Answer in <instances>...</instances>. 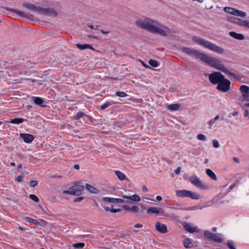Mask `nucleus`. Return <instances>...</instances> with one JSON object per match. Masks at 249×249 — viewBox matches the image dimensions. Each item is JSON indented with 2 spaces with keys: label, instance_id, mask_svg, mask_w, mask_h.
<instances>
[{
  "label": "nucleus",
  "instance_id": "obj_1",
  "mask_svg": "<svg viewBox=\"0 0 249 249\" xmlns=\"http://www.w3.org/2000/svg\"><path fill=\"white\" fill-rule=\"evenodd\" d=\"M136 26L142 29L152 33L158 34L162 36H166L176 33V32L167 26L159 24L155 20L145 18L144 20H137L135 22Z\"/></svg>",
  "mask_w": 249,
  "mask_h": 249
},
{
  "label": "nucleus",
  "instance_id": "obj_2",
  "mask_svg": "<svg viewBox=\"0 0 249 249\" xmlns=\"http://www.w3.org/2000/svg\"><path fill=\"white\" fill-rule=\"evenodd\" d=\"M192 39L198 44L218 53L222 54L224 53V49L199 36H194Z\"/></svg>",
  "mask_w": 249,
  "mask_h": 249
},
{
  "label": "nucleus",
  "instance_id": "obj_3",
  "mask_svg": "<svg viewBox=\"0 0 249 249\" xmlns=\"http://www.w3.org/2000/svg\"><path fill=\"white\" fill-rule=\"evenodd\" d=\"M202 62L223 72H225L227 69L221 60L216 57H212L206 54H204Z\"/></svg>",
  "mask_w": 249,
  "mask_h": 249
},
{
  "label": "nucleus",
  "instance_id": "obj_4",
  "mask_svg": "<svg viewBox=\"0 0 249 249\" xmlns=\"http://www.w3.org/2000/svg\"><path fill=\"white\" fill-rule=\"evenodd\" d=\"M176 194L178 197H189L192 199L195 200H197L200 198V196L198 194L186 190L176 191Z\"/></svg>",
  "mask_w": 249,
  "mask_h": 249
},
{
  "label": "nucleus",
  "instance_id": "obj_5",
  "mask_svg": "<svg viewBox=\"0 0 249 249\" xmlns=\"http://www.w3.org/2000/svg\"><path fill=\"white\" fill-rule=\"evenodd\" d=\"M180 51L186 53L190 56H195L200 59L202 61L205 53H200L197 50L188 47H182L180 49Z\"/></svg>",
  "mask_w": 249,
  "mask_h": 249
},
{
  "label": "nucleus",
  "instance_id": "obj_6",
  "mask_svg": "<svg viewBox=\"0 0 249 249\" xmlns=\"http://www.w3.org/2000/svg\"><path fill=\"white\" fill-rule=\"evenodd\" d=\"M231 81L224 77V79L217 85L216 89L221 92H226L231 89Z\"/></svg>",
  "mask_w": 249,
  "mask_h": 249
},
{
  "label": "nucleus",
  "instance_id": "obj_7",
  "mask_svg": "<svg viewBox=\"0 0 249 249\" xmlns=\"http://www.w3.org/2000/svg\"><path fill=\"white\" fill-rule=\"evenodd\" d=\"M224 75L220 72L215 71L209 75V78L210 82L214 85L218 84L222 80L224 79Z\"/></svg>",
  "mask_w": 249,
  "mask_h": 249
},
{
  "label": "nucleus",
  "instance_id": "obj_8",
  "mask_svg": "<svg viewBox=\"0 0 249 249\" xmlns=\"http://www.w3.org/2000/svg\"><path fill=\"white\" fill-rule=\"evenodd\" d=\"M227 20L231 23H233L239 26L247 27L249 29V21L248 20H243L240 18L233 17H228Z\"/></svg>",
  "mask_w": 249,
  "mask_h": 249
},
{
  "label": "nucleus",
  "instance_id": "obj_9",
  "mask_svg": "<svg viewBox=\"0 0 249 249\" xmlns=\"http://www.w3.org/2000/svg\"><path fill=\"white\" fill-rule=\"evenodd\" d=\"M204 235L207 239L213 240L217 243H221L223 241V239L218 236L217 234L213 233L209 231H205Z\"/></svg>",
  "mask_w": 249,
  "mask_h": 249
},
{
  "label": "nucleus",
  "instance_id": "obj_10",
  "mask_svg": "<svg viewBox=\"0 0 249 249\" xmlns=\"http://www.w3.org/2000/svg\"><path fill=\"white\" fill-rule=\"evenodd\" d=\"M38 10H39V13L43 14L46 16L56 17L58 15L57 12L52 8H44L40 7L39 8H38Z\"/></svg>",
  "mask_w": 249,
  "mask_h": 249
},
{
  "label": "nucleus",
  "instance_id": "obj_11",
  "mask_svg": "<svg viewBox=\"0 0 249 249\" xmlns=\"http://www.w3.org/2000/svg\"><path fill=\"white\" fill-rule=\"evenodd\" d=\"M190 182L196 187L202 190H207L209 189L207 185L203 184L201 181L196 176L192 177L190 178Z\"/></svg>",
  "mask_w": 249,
  "mask_h": 249
},
{
  "label": "nucleus",
  "instance_id": "obj_12",
  "mask_svg": "<svg viewBox=\"0 0 249 249\" xmlns=\"http://www.w3.org/2000/svg\"><path fill=\"white\" fill-rule=\"evenodd\" d=\"M6 9L8 11H11L13 13L17 14L19 17H20L21 18H28L30 19H33L34 18V16L32 15H31V14L27 15V14H25L23 12L20 11V10H16V9H13V8H6Z\"/></svg>",
  "mask_w": 249,
  "mask_h": 249
},
{
  "label": "nucleus",
  "instance_id": "obj_13",
  "mask_svg": "<svg viewBox=\"0 0 249 249\" xmlns=\"http://www.w3.org/2000/svg\"><path fill=\"white\" fill-rule=\"evenodd\" d=\"M239 89L243 97V99L241 101L245 100L249 102V87L243 85L240 87Z\"/></svg>",
  "mask_w": 249,
  "mask_h": 249
},
{
  "label": "nucleus",
  "instance_id": "obj_14",
  "mask_svg": "<svg viewBox=\"0 0 249 249\" xmlns=\"http://www.w3.org/2000/svg\"><path fill=\"white\" fill-rule=\"evenodd\" d=\"M71 187L73 193L72 195L79 196L84 189V186L80 184H75Z\"/></svg>",
  "mask_w": 249,
  "mask_h": 249
},
{
  "label": "nucleus",
  "instance_id": "obj_15",
  "mask_svg": "<svg viewBox=\"0 0 249 249\" xmlns=\"http://www.w3.org/2000/svg\"><path fill=\"white\" fill-rule=\"evenodd\" d=\"M155 229L158 232L163 234L167 233L168 231L167 226L165 224L161 223L160 222H157L156 223Z\"/></svg>",
  "mask_w": 249,
  "mask_h": 249
},
{
  "label": "nucleus",
  "instance_id": "obj_16",
  "mask_svg": "<svg viewBox=\"0 0 249 249\" xmlns=\"http://www.w3.org/2000/svg\"><path fill=\"white\" fill-rule=\"evenodd\" d=\"M19 137L22 138L25 142L27 143L32 142L34 139V136L33 135L27 133H20Z\"/></svg>",
  "mask_w": 249,
  "mask_h": 249
},
{
  "label": "nucleus",
  "instance_id": "obj_17",
  "mask_svg": "<svg viewBox=\"0 0 249 249\" xmlns=\"http://www.w3.org/2000/svg\"><path fill=\"white\" fill-rule=\"evenodd\" d=\"M146 213L148 214H150V213H154V214L161 213V214H162L163 213V210L161 208H157V207H150L147 209Z\"/></svg>",
  "mask_w": 249,
  "mask_h": 249
},
{
  "label": "nucleus",
  "instance_id": "obj_18",
  "mask_svg": "<svg viewBox=\"0 0 249 249\" xmlns=\"http://www.w3.org/2000/svg\"><path fill=\"white\" fill-rule=\"evenodd\" d=\"M22 6L28 10L33 11H36L38 13L39 12V10H38V8H39L40 7H36L34 4H31V3H27V2H25L22 4Z\"/></svg>",
  "mask_w": 249,
  "mask_h": 249
},
{
  "label": "nucleus",
  "instance_id": "obj_19",
  "mask_svg": "<svg viewBox=\"0 0 249 249\" xmlns=\"http://www.w3.org/2000/svg\"><path fill=\"white\" fill-rule=\"evenodd\" d=\"M103 200L104 201L109 202L110 203H124V200L121 198H110L105 197L103 198Z\"/></svg>",
  "mask_w": 249,
  "mask_h": 249
},
{
  "label": "nucleus",
  "instance_id": "obj_20",
  "mask_svg": "<svg viewBox=\"0 0 249 249\" xmlns=\"http://www.w3.org/2000/svg\"><path fill=\"white\" fill-rule=\"evenodd\" d=\"M229 35L233 38L237 40H243L245 39V36L243 34H238L234 31L229 32Z\"/></svg>",
  "mask_w": 249,
  "mask_h": 249
},
{
  "label": "nucleus",
  "instance_id": "obj_21",
  "mask_svg": "<svg viewBox=\"0 0 249 249\" xmlns=\"http://www.w3.org/2000/svg\"><path fill=\"white\" fill-rule=\"evenodd\" d=\"M122 197L123 198L129 199V200H130L131 201H135V202H138V201H140V200H141L140 196L136 194L133 195L131 196H127L126 195H123L122 196Z\"/></svg>",
  "mask_w": 249,
  "mask_h": 249
},
{
  "label": "nucleus",
  "instance_id": "obj_22",
  "mask_svg": "<svg viewBox=\"0 0 249 249\" xmlns=\"http://www.w3.org/2000/svg\"><path fill=\"white\" fill-rule=\"evenodd\" d=\"M85 187L86 189L91 193L96 194L99 193V190L98 189L94 187L93 186H91L90 184H86Z\"/></svg>",
  "mask_w": 249,
  "mask_h": 249
},
{
  "label": "nucleus",
  "instance_id": "obj_23",
  "mask_svg": "<svg viewBox=\"0 0 249 249\" xmlns=\"http://www.w3.org/2000/svg\"><path fill=\"white\" fill-rule=\"evenodd\" d=\"M224 73L227 75H229V76L232 77L233 78L236 80L237 81H240L241 79V78L239 75H237L232 72H231L227 69H226Z\"/></svg>",
  "mask_w": 249,
  "mask_h": 249
},
{
  "label": "nucleus",
  "instance_id": "obj_24",
  "mask_svg": "<svg viewBox=\"0 0 249 249\" xmlns=\"http://www.w3.org/2000/svg\"><path fill=\"white\" fill-rule=\"evenodd\" d=\"M207 175L212 179L217 180V178L215 173L210 169H207L206 171Z\"/></svg>",
  "mask_w": 249,
  "mask_h": 249
},
{
  "label": "nucleus",
  "instance_id": "obj_25",
  "mask_svg": "<svg viewBox=\"0 0 249 249\" xmlns=\"http://www.w3.org/2000/svg\"><path fill=\"white\" fill-rule=\"evenodd\" d=\"M223 10L226 13L235 16L236 9L230 7H225Z\"/></svg>",
  "mask_w": 249,
  "mask_h": 249
},
{
  "label": "nucleus",
  "instance_id": "obj_26",
  "mask_svg": "<svg viewBox=\"0 0 249 249\" xmlns=\"http://www.w3.org/2000/svg\"><path fill=\"white\" fill-rule=\"evenodd\" d=\"M77 48H78L80 50H84L85 49H90L91 50H94V49L92 47H91L89 44H77L76 45Z\"/></svg>",
  "mask_w": 249,
  "mask_h": 249
},
{
  "label": "nucleus",
  "instance_id": "obj_27",
  "mask_svg": "<svg viewBox=\"0 0 249 249\" xmlns=\"http://www.w3.org/2000/svg\"><path fill=\"white\" fill-rule=\"evenodd\" d=\"M183 244L186 248H191L193 247V244L189 238H185Z\"/></svg>",
  "mask_w": 249,
  "mask_h": 249
},
{
  "label": "nucleus",
  "instance_id": "obj_28",
  "mask_svg": "<svg viewBox=\"0 0 249 249\" xmlns=\"http://www.w3.org/2000/svg\"><path fill=\"white\" fill-rule=\"evenodd\" d=\"M27 120L24 119L23 118H15L14 119H12L10 123L11 124H19L20 123H23L24 121H27Z\"/></svg>",
  "mask_w": 249,
  "mask_h": 249
},
{
  "label": "nucleus",
  "instance_id": "obj_29",
  "mask_svg": "<svg viewBox=\"0 0 249 249\" xmlns=\"http://www.w3.org/2000/svg\"><path fill=\"white\" fill-rule=\"evenodd\" d=\"M185 229L190 233H193L196 231V228L195 227H192L189 224H187L184 226Z\"/></svg>",
  "mask_w": 249,
  "mask_h": 249
},
{
  "label": "nucleus",
  "instance_id": "obj_30",
  "mask_svg": "<svg viewBox=\"0 0 249 249\" xmlns=\"http://www.w3.org/2000/svg\"><path fill=\"white\" fill-rule=\"evenodd\" d=\"M115 174L120 180H124L125 178V175L121 171H115Z\"/></svg>",
  "mask_w": 249,
  "mask_h": 249
},
{
  "label": "nucleus",
  "instance_id": "obj_31",
  "mask_svg": "<svg viewBox=\"0 0 249 249\" xmlns=\"http://www.w3.org/2000/svg\"><path fill=\"white\" fill-rule=\"evenodd\" d=\"M33 99H34V103L36 105L43 107V106H42V104L43 103V100L41 98L38 97H33Z\"/></svg>",
  "mask_w": 249,
  "mask_h": 249
},
{
  "label": "nucleus",
  "instance_id": "obj_32",
  "mask_svg": "<svg viewBox=\"0 0 249 249\" xmlns=\"http://www.w3.org/2000/svg\"><path fill=\"white\" fill-rule=\"evenodd\" d=\"M180 107V105L179 104H172L168 107V108L171 110H178Z\"/></svg>",
  "mask_w": 249,
  "mask_h": 249
},
{
  "label": "nucleus",
  "instance_id": "obj_33",
  "mask_svg": "<svg viewBox=\"0 0 249 249\" xmlns=\"http://www.w3.org/2000/svg\"><path fill=\"white\" fill-rule=\"evenodd\" d=\"M84 116H87V115L85 113H84L83 112H82V111H79L76 114V116L74 118V119L76 120H79L81 118H82V117Z\"/></svg>",
  "mask_w": 249,
  "mask_h": 249
},
{
  "label": "nucleus",
  "instance_id": "obj_34",
  "mask_svg": "<svg viewBox=\"0 0 249 249\" xmlns=\"http://www.w3.org/2000/svg\"><path fill=\"white\" fill-rule=\"evenodd\" d=\"M235 16L244 18L246 16V13L243 11L236 9Z\"/></svg>",
  "mask_w": 249,
  "mask_h": 249
},
{
  "label": "nucleus",
  "instance_id": "obj_35",
  "mask_svg": "<svg viewBox=\"0 0 249 249\" xmlns=\"http://www.w3.org/2000/svg\"><path fill=\"white\" fill-rule=\"evenodd\" d=\"M25 220L27 222L32 223L36 225L39 224L37 220L33 219L28 217H26L25 218Z\"/></svg>",
  "mask_w": 249,
  "mask_h": 249
},
{
  "label": "nucleus",
  "instance_id": "obj_36",
  "mask_svg": "<svg viewBox=\"0 0 249 249\" xmlns=\"http://www.w3.org/2000/svg\"><path fill=\"white\" fill-rule=\"evenodd\" d=\"M148 64L153 67H157L158 66V63L156 60L150 59L148 61Z\"/></svg>",
  "mask_w": 249,
  "mask_h": 249
},
{
  "label": "nucleus",
  "instance_id": "obj_37",
  "mask_svg": "<svg viewBox=\"0 0 249 249\" xmlns=\"http://www.w3.org/2000/svg\"><path fill=\"white\" fill-rule=\"evenodd\" d=\"M85 246L84 243H77L72 245V247L74 248H80L82 249Z\"/></svg>",
  "mask_w": 249,
  "mask_h": 249
},
{
  "label": "nucleus",
  "instance_id": "obj_38",
  "mask_svg": "<svg viewBox=\"0 0 249 249\" xmlns=\"http://www.w3.org/2000/svg\"><path fill=\"white\" fill-rule=\"evenodd\" d=\"M227 245L230 249H236L234 246V243L231 240L228 241Z\"/></svg>",
  "mask_w": 249,
  "mask_h": 249
},
{
  "label": "nucleus",
  "instance_id": "obj_39",
  "mask_svg": "<svg viewBox=\"0 0 249 249\" xmlns=\"http://www.w3.org/2000/svg\"><path fill=\"white\" fill-rule=\"evenodd\" d=\"M29 198L35 202H38L39 201V198L35 195H30Z\"/></svg>",
  "mask_w": 249,
  "mask_h": 249
},
{
  "label": "nucleus",
  "instance_id": "obj_40",
  "mask_svg": "<svg viewBox=\"0 0 249 249\" xmlns=\"http://www.w3.org/2000/svg\"><path fill=\"white\" fill-rule=\"evenodd\" d=\"M115 94L116 96L120 97H125L127 96L126 93L123 91H117Z\"/></svg>",
  "mask_w": 249,
  "mask_h": 249
},
{
  "label": "nucleus",
  "instance_id": "obj_41",
  "mask_svg": "<svg viewBox=\"0 0 249 249\" xmlns=\"http://www.w3.org/2000/svg\"><path fill=\"white\" fill-rule=\"evenodd\" d=\"M140 209L137 206H132L131 207V211L132 213H136L139 212Z\"/></svg>",
  "mask_w": 249,
  "mask_h": 249
},
{
  "label": "nucleus",
  "instance_id": "obj_42",
  "mask_svg": "<svg viewBox=\"0 0 249 249\" xmlns=\"http://www.w3.org/2000/svg\"><path fill=\"white\" fill-rule=\"evenodd\" d=\"M38 183V182L36 180H31L29 182V185L31 187H35Z\"/></svg>",
  "mask_w": 249,
  "mask_h": 249
},
{
  "label": "nucleus",
  "instance_id": "obj_43",
  "mask_svg": "<svg viewBox=\"0 0 249 249\" xmlns=\"http://www.w3.org/2000/svg\"><path fill=\"white\" fill-rule=\"evenodd\" d=\"M197 138L198 140L201 141H205L206 139L205 136L202 134L197 135Z\"/></svg>",
  "mask_w": 249,
  "mask_h": 249
},
{
  "label": "nucleus",
  "instance_id": "obj_44",
  "mask_svg": "<svg viewBox=\"0 0 249 249\" xmlns=\"http://www.w3.org/2000/svg\"><path fill=\"white\" fill-rule=\"evenodd\" d=\"M112 104V103H110V102L106 103L101 106V108L103 110L105 109Z\"/></svg>",
  "mask_w": 249,
  "mask_h": 249
},
{
  "label": "nucleus",
  "instance_id": "obj_45",
  "mask_svg": "<svg viewBox=\"0 0 249 249\" xmlns=\"http://www.w3.org/2000/svg\"><path fill=\"white\" fill-rule=\"evenodd\" d=\"M213 142L214 148H217L219 147V142L216 140H213Z\"/></svg>",
  "mask_w": 249,
  "mask_h": 249
},
{
  "label": "nucleus",
  "instance_id": "obj_46",
  "mask_svg": "<svg viewBox=\"0 0 249 249\" xmlns=\"http://www.w3.org/2000/svg\"><path fill=\"white\" fill-rule=\"evenodd\" d=\"M23 178V176H18L15 178V180L18 182H21L22 181Z\"/></svg>",
  "mask_w": 249,
  "mask_h": 249
},
{
  "label": "nucleus",
  "instance_id": "obj_47",
  "mask_svg": "<svg viewBox=\"0 0 249 249\" xmlns=\"http://www.w3.org/2000/svg\"><path fill=\"white\" fill-rule=\"evenodd\" d=\"M72 191L71 190V187H70L69 189V190H66V191H63V194H70V195H72Z\"/></svg>",
  "mask_w": 249,
  "mask_h": 249
},
{
  "label": "nucleus",
  "instance_id": "obj_48",
  "mask_svg": "<svg viewBox=\"0 0 249 249\" xmlns=\"http://www.w3.org/2000/svg\"><path fill=\"white\" fill-rule=\"evenodd\" d=\"M84 199V197H82V196H80V197H76L75 198L74 200H73V201L74 202H80L82 200H83Z\"/></svg>",
  "mask_w": 249,
  "mask_h": 249
},
{
  "label": "nucleus",
  "instance_id": "obj_49",
  "mask_svg": "<svg viewBox=\"0 0 249 249\" xmlns=\"http://www.w3.org/2000/svg\"><path fill=\"white\" fill-rule=\"evenodd\" d=\"M123 208L126 211H131V207L127 205H124L123 206Z\"/></svg>",
  "mask_w": 249,
  "mask_h": 249
},
{
  "label": "nucleus",
  "instance_id": "obj_50",
  "mask_svg": "<svg viewBox=\"0 0 249 249\" xmlns=\"http://www.w3.org/2000/svg\"><path fill=\"white\" fill-rule=\"evenodd\" d=\"M121 211V210L119 209H111L110 210V212L111 213H117V212H119Z\"/></svg>",
  "mask_w": 249,
  "mask_h": 249
},
{
  "label": "nucleus",
  "instance_id": "obj_51",
  "mask_svg": "<svg viewBox=\"0 0 249 249\" xmlns=\"http://www.w3.org/2000/svg\"><path fill=\"white\" fill-rule=\"evenodd\" d=\"M180 171V167H178L175 170V173L176 174H179Z\"/></svg>",
  "mask_w": 249,
  "mask_h": 249
},
{
  "label": "nucleus",
  "instance_id": "obj_52",
  "mask_svg": "<svg viewBox=\"0 0 249 249\" xmlns=\"http://www.w3.org/2000/svg\"><path fill=\"white\" fill-rule=\"evenodd\" d=\"M134 227L136 228H140L142 227V225L141 224L137 223L134 225Z\"/></svg>",
  "mask_w": 249,
  "mask_h": 249
},
{
  "label": "nucleus",
  "instance_id": "obj_53",
  "mask_svg": "<svg viewBox=\"0 0 249 249\" xmlns=\"http://www.w3.org/2000/svg\"><path fill=\"white\" fill-rule=\"evenodd\" d=\"M36 160V158H35L34 157H33V156H30V157H29L30 161H33Z\"/></svg>",
  "mask_w": 249,
  "mask_h": 249
},
{
  "label": "nucleus",
  "instance_id": "obj_54",
  "mask_svg": "<svg viewBox=\"0 0 249 249\" xmlns=\"http://www.w3.org/2000/svg\"><path fill=\"white\" fill-rule=\"evenodd\" d=\"M142 190L143 192H147L148 190L146 188V187L145 186V185H143L142 186Z\"/></svg>",
  "mask_w": 249,
  "mask_h": 249
},
{
  "label": "nucleus",
  "instance_id": "obj_55",
  "mask_svg": "<svg viewBox=\"0 0 249 249\" xmlns=\"http://www.w3.org/2000/svg\"><path fill=\"white\" fill-rule=\"evenodd\" d=\"M215 122V121L214 120V119L211 120L209 122L210 125L212 126V125H213V124H214Z\"/></svg>",
  "mask_w": 249,
  "mask_h": 249
},
{
  "label": "nucleus",
  "instance_id": "obj_56",
  "mask_svg": "<svg viewBox=\"0 0 249 249\" xmlns=\"http://www.w3.org/2000/svg\"><path fill=\"white\" fill-rule=\"evenodd\" d=\"M245 112L244 113V116L245 117H247L248 116V114H249V111L248 109H245Z\"/></svg>",
  "mask_w": 249,
  "mask_h": 249
},
{
  "label": "nucleus",
  "instance_id": "obj_57",
  "mask_svg": "<svg viewBox=\"0 0 249 249\" xmlns=\"http://www.w3.org/2000/svg\"><path fill=\"white\" fill-rule=\"evenodd\" d=\"M100 32L104 35H107L109 33V31H105L103 30H101Z\"/></svg>",
  "mask_w": 249,
  "mask_h": 249
},
{
  "label": "nucleus",
  "instance_id": "obj_58",
  "mask_svg": "<svg viewBox=\"0 0 249 249\" xmlns=\"http://www.w3.org/2000/svg\"><path fill=\"white\" fill-rule=\"evenodd\" d=\"M156 199L158 201H160L161 200L162 197L160 196H156Z\"/></svg>",
  "mask_w": 249,
  "mask_h": 249
},
{
  "label": "nucleus",
  "instance_id": "obj_59",
  "mask_svg": "<svg viewBox=\"0 0 249 249\" xmlns=\"http://www.w3.org/2000/svg\"><path fill=\"white\" fill-rule=\"evenodd\" d=\"M233 160L234 161L236 162V163H238L239 162V160L238 158H236V157H234L233 158Z\"/></svg>",
  "mask_w": 249,
  "mask_h": 249
},
{
  "label": "nucleus",
  "instance_id": "obj_60",
  "mask_svg": "<svg viewBox=\"0 0 249 249\" xmlns=\"http://www.w3.org/2000/svg\"><path fill=\"white\" fill-rule=\"evenodd\" d=\"M74 168L75 169H77V170L79 169V168H80L79 165L78 164H75L74 165Z\"/></svg>",
  "mask_w": 249,
  "mask_h": 249
},
{
  "label": "nucleus",
  "instance_id": "obj_61",
  "mask_svg": "<svg viewBox=\"0 0 249 249\" xmlns=\"http://www.w3.org/2000/svg\"><path fill=\"white\" fill-rule=\"evenodd\" d=\"M104 209H105V211H107H107H110V210H111V209H110V208H109V207H104Z\"/></svg>",
  "mask_w": 249,
  "mask_h": 249
},
{
  "label": "nucleus",
  "instance_id": "obj_62",
  "mask_svg": "<svg viewBox=\"0 0 249 249\" xmlns=\"http://www.w3.org/2000/svg\"><path fill=\"white\" fill-rule=\"evenodd\" d=\"M249 107V103H247V104H245V105H244V106H243V108H245V107Z\"/></svg>",
  "mask_w": 249,
  "mask_h": 249
},
{
  "label": "nucleus",
  "instance_id": "obj_63",
  "mask_svg": "<svg viewBox=\"0 0 249 249\" xmlns=\"http://www.w3.org/2000/svg\"><path fill=\"white\" fill-rule=\"evenodd\" d=\"M88 26L91 29H93V30H94V27L93 25H90V24H88Z\"/></svg>",
  "mask_w": 249,
  "mask_h": 249
},
{
  "label": "nucleus",
  "instance_id": "obj_64",
  "mask_svg": "<svg viewBox=\"0 0 249 249\" xmlns=\"http://www.w3.org/2000/svg\"><path fill=\"white\" fill-rule=\"evenodd\" d=\"M219 118V116L218 115L215 116V117L213 119L215 121L217 120Z\"/></svg>",
  "mask_w": 249,
  "mask_h": 249
}]
</instances>
